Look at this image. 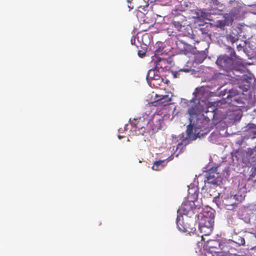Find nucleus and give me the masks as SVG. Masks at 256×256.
Listing matches in <instances>:
<instances>
[{"instance_id": "obj_36", "label": "nucleus", "mask_w": 256, "mask_h": 256, "mask_svg": "<svg viewBox=\"0 0 256 256\" xmlns=\"http://www.w3.org/2000/svg\"><path fill=\"white\" fill-rule=\"evenodd\" d=\"M227 222L230 226H232L236 224V220L232 216L228 217Z\"/></svg>"}, {"instance_id": "obj_45", "label": "nucleus", "mask_w": 256, "mask_h": 256, "mask_svg": "<svg viewBox=\"0 0 256 256\" xmlns=\"http://www.w3.org/2000/svg\"><path fill=\"white\" fill-rule=\"evenodd\" d=\"M128 126V124H126V125L125 126V127H124V130H126V127H127V126Z\"/></svg>"}, {"instance_id": "obj_44", "label": "nucleus", "mask_w": 256, "mask_h": 256, "mask_svg": "<svg viewBox=\"0 0 256 256\" xmlns=\"http://www.w3.org/2000/svg\"><path fill=\"white\" fill-rule=\"evenodd\" d=\"M181 16V18H181V20H184V17L183 16Z\"/></svg>"}, {"instance_id": "obj_40", "label": "nucleus", "mask_w": 256, "mask_h": 256, "mask_svg": "<svg viewBox=\"0 0 256 256\" xmlns=\"http://www.w3.org/2000/svg\"><path fill=\"white\" fill-rule=\"evenodd\" d=\"M237 49L238 50H240L242 49V46L240 44H239L237 46Z\"/></svg>"}, {"instance_id": "obj_41", "label": "nucleus", "mask_w": 256, "mask_h": 256, "mask_svg": "<svg viewBox=\"0 0 256 256\" xmlns=\"http://www.w3.org/2000/svg\"><path fill=\"white\" fill-rule=\"evenodd\" d=\"M230 256H242L241 255H240V254H238L236 253H234V252H233V254H232Z\"/></svg>"}, {"instance_id": "obj_3", "label": "nucleus", "mask_w": 256, "mask_h": 256, "mask_svg": "<svg viewBox=\"0 0 256 256\" xmlns=\"http://www.w3.org/2000/svg\"><path fill=\"white\" fill-rule=\"evenodd\" d=\"M131 126L136 134L144 136L145 134L150 132L149 126H151V122L144 117H140L138 118L134 119L131 122Z\"/></svg>"}, {"instance_id": "obj_46", "label": "nucleus", "mask_w": 256, "mask_h": 256, "mask_svg": "<svg viewBox=\"0 0 256 256\" xmlns=\"http://www.w3.org/2000/svg\"><path fill=\"white\" fill-rule=\"evenodd\" d=\"M255 104L256 105V100H255Z\"/></svg>"}, {"instance_id": "obj_5", "label": "nucleus", "mask_w": 256, "mask_h": 256, "mask_svg": "<svg viewBox=\"0 0 256 256\" xmlns=\"http://www.w3.org/2000/svg\"><path fill=\"white\" fill-rule=\"evenodd\" d=\"M196 206L193 200L186 201L182 203L181 207L177 211V218H182L184 215L187 217L190 218L194 215V210Z\"/></svg>"}, {"instance_id": "obj_4", "label": "nucleus", "mask_w": 256, "mask_h": 256, "mask_svg": "<svg viewBox=\"0 0 256 256\" xmlns=\"http://www.w3.org/2000/svg\"><path fill=\"white\" fill-rule=\"evenodd\" d=\"M224 115V122L230 124L240 120L242 116V112L240 108L230 106Z\"/></svg>"}, {"instance_id": "obj_31", "label": "nucleus", "mask_w": 256, "mask_h": 256, "mask_svg": "<svg viewBox=\"0 0 256 256\" xmlns=\"http://www.w3.org/2000/svg\"><path fill=\"white\" fill-rule=\"evenodd\" d=\"M183 21L174 20L173 24L174 28L178 31H182L184 26L182 24Z\"/></svg>"}, {"instance_id": "obj_39", "label": "nucleus", "mask_w": 256, "mask_h": 256, "mask_svg": "<svg viewBox=\"0 0 256 256\" xmlns=\"http://www.w3.org/2000/svg\"><path fill=\"white\" fill-rule=\"evenodd\" d=\"M253 177H254V176H253V174H252L251 175H250V177H249V178H248V181H250V180H252V183H254V182H256V180H253V178H253Z\"/></svg>"}, {"instance_id": "obj_25", "label": "nucleus", "mask_w": 256, "mask_h": 256, "mask_svg": "<svg viewBox=\"0 0 256 256\" xmlns=\"http://www.w3.org/2000/svg\"><path fill=\"white\" fill-rule=\"evenodd\" d=\"M230 241L232 242L234 246L236 245L237 246H244L245 244L244 238L238 235H235L232 237V240H230Z\"/></svg>"}, {"instance_id": "obj_12", "label": "nucleus", "mask_w": 256, "mask_h": 256, "mask_svg": "<svg viewBox=\"0 0 256 256\" xmlns=\"http://www.w3.org/2000/svg\"><path fill=\"white\" fill-rule=\"evenodd\" d=\"M242 81L239 86V88L242 89L244 92H247L250 88L252 84L254 82V78L252 76H248L242 74V76H237Z\"/></svg>"}, {"instance_id": "obj_19", "label": "nucleus", "mask_w": 256, "mask_h": 256, "mask_svg": "<svg viewBox=\"0 0 256 256\" xmlns=\"http://www.w3.org/2000/svg\"><path fill=\"white\" fill-rule=\"evenodd\" d=\"M230 102L227 99L222 98L214 102V106L216 108V110L224 109L229 108L230 106Z\"/></svg>"}, {"instance_id": "obj_28", "label": "nucleus", "mask_w": 256, "mask_h": 256, "mask_svg": "<svg viewBox=\"0 0 256 256\" xmlns=\"http://www.w3.org/2000/svg\"><path fill=\"white\" fill-rule=\"evenodd\" d=\"M188 194L189 196H191L192 197V198L195 199L198 197V188L197 186H195L193 184H190L188 186Z\"/></svg>"}, {"instance_id": "obj_10", "label": "nucleus", "mask_w": 256, "mask_h": 256, "mask_svg": "<svg viewBox=\"0 0 256 256\" xmlns=\"http://www.w3.org/2000/svg\"><path fill=\"white\" fill-rule=\"evenodd\" d=\"M176 224L178 230L182 232L196 233V228L194 226V222L185 223L184 218H180V217L176 218Z\"/></svg>"}, {"instance_id": "obj_2", "label": "nucleus", "mask_w": 256, "mask_h": 256, "mask_svg": "<svg viewBox=\"0 0 256 256\" xmlns=\"http://www.w3.org/2000/svg\"><path fill=\"white\" fill-rule=\"evenodd\" d=\"M230 56L226 54L220 56L216 61V64L220 70H222L226 74L232 78L240 76L242 74L244 66L241 60L236 55L232 50Z\"/></svg>"}, {"instance_id": "obj_42", "label": "nucleus", "mask_w": 256, "mask_h": 256, "mask_svg": "<svg viewBox=\"0 0 256 256\" xmlns=\"http://www.w3.org/2000/svg\"><path fill=\"white\" fill-rule=\"evenodd\" d=\"M123 138V136H120V135L118 136V138L119 139H121V138Z\"/></svg>"}, {"instance_id": "obj_23", "label": "nucleus", "mask_w": 256, "mask_h": 256, "mask_svg": "<svg viewBox=\"0 0 256 256\" xmlns=\"http://www.w3.org/2000/svg\"><path fill=\"white\" fill-rule=\"evenodd\" d=\"M224 20H218L216 22V26L217 28H223L226 26H229L232 24L231 20L226 16V14L224 16Z\"/></svg>"}, {"instance_id": "obj_15", "label": "nucleus", "mask_w": 256, "mask_h": 256, "mask_svg": "<svg viewBox=\"0 0 256 256\" xmlns=\"http://www.w3.org/2000/svg\"><path fill=\"white\" fill-rule=\"evenodd\" d=\"M178 49L180 52L184 54L190 53L193 51L194 48L192 46L188 44L182 40H178L176 42Z\"/></svg>"}, {"instance_id": "obj_11", "label": "nucleus", "mask_w": 256, "mask_h": 256, "mask_svg": "<svg viewBox=\"0 0 256 256\" xmlns=\"http://www.w3.org/2000/svg\"><path fill=\"white\" fill-rule=\"evenodd\" d=\"M230 104H232L230 106H234V108H240L245 105L250 104V102L246 97L244 96V94L242 93L237 98H234V99L230 102Z\"/></svg>"}, {"instance_id": "obj_1", "label": "nucleus", "mask_w": 256, "mask_h": 256, "mask_svg": "<svg viewBox=\"0 0 256 256\" xmlns=\"http://www.w3.org/2000/svg\"><path fill=\"white\" fill-rule=\"evenodd\" d=\"M204 88H196L193 93L194 97L188 102L187 114L190 124L187 126L186 136H182V140L178 144L176 151L180 148L176 154L178 156L182 151V146H186L197 138L204 136L210 130L209 118H204L202 114L207 104V93L204 92Z\"/></svg>"}, {"instance_id": "obj_7", "label": "nucleus", "mask_w": 256, "mask_h": 256, "mask_svg": "<svg viewBox=\"0 0 256 256\" xmlns=\"http://www.w3.org/2000/svg\"><path fill=\"white\" fill-rule=\"evenodd\" d=\"M207 90L216 96H224L228 90L226 86H220L218 84V80H214L206 86Z\"/></svg>"}, {"instance_id": "obj_30", "label": "nucleus", "mask_w": 256, "mask_h": 256, "mask_svg": "<svg viewBox=\"0 0 256 256\" xmlns=\"http://www.w3.org/2000/svg\"><path fill=\"white\" fill-rule=\"evenodd\" d=\"M164 161L165 160L155 162L152 167V170H162L164 166V165L162 164Z\"/></svg>"}, {"instance_id": "obj_27", "label": "nucleus", "mask_w": 256, "mask_h": 256, "mask_svg": "<svg viewBox=\"0 0 256 256\" xmlns=\"http://www.w3.org/2000/svg\"><path fill=\"white\" fill-rule=\"evenodd\" d=\"M214 226H208V225H204L200 226V224H198V230L200 233L203 234H204L206 236L209 235L212 232L213 230Z\"/></svg>"}, {"instance_id": "obj_17", "label": "nucleus", "mask_w": 256, "mask_h": 256, "mask_svg": "<svg viewBox=\"0 0 256 256\" xmlns=\"http://www.w3.org/2000/svg\"><path fill=\"white\" fill-rule=\"evenodd\" d=\"M212 10H210V14H218L222 12L224 8V6L220 2V0H212Z\"/></svg>"}, {"instance_id": "obj_34", "label": "nucleus", "mask_w": 256, "mask_h": 256, "mask_svg": "<svg viewBox=\"0 0 256 256\" xmlns=\"http://www.w3.org/2000/svg\"><path fill=\"white\" fill-rule=\"evenodd\" d=\"M152 81L154 82L153 83L154 86L156 84H160L163 81V79L160 77L159 72L156 74L154 78Z\"/></svg>"}, {"instance_id": "obj_29", "label": "nucleus", "mask_w": 256, "mask_h": 256, "mask_svg": "<svg viewBox=\"0 0 256 256\" xmlns=\"http://www.w3.org/2000/svg\"><path fill=\"white\" fill-rule=\"evenodd\" d=\"M228 6L232 8H242L243 4L240 0H230L228 2Z\"/></svg>"}, {"instance_id": "obj_14", "label": "nucleus", "mask_w": 256, "mask_h": 256, "mask_svg": "<svg viewBox=\"0 0 256 256\" xmlns=\"http://www.w3.org/2000/svg\"><path fill=\"white\" fill-rule=\"evenodd\" d=\"M222 242L218 240H211L207 242L206 248L210 252L220 254Z\"/></svg>"}, {"instance_id": "obj_6", "label": "nucleus", "mask_w": 256, "mask_h": 256, "mask_svg": "<svg viewBox=\"0 0 256 256\" xmlns=\"http://www.w3.org/2000/svg\"><path fill=\"white\" fill-rule=\"evenodd\" d=\"M216 168H211L205 174V184H210L213 187L220 186L222 183V178L218 173L216 172Z\"/></svg>"}, {"instance_id": "obj_38", "label": "nucleus", "mask_w": 256, "mask_h": 256, "mask_svg": "<svg viewBox=\"0 0 256 256\" xmlns=\"http://www.w3.org/2000/svg\"><path fill=\"white\" fill-rule=\"evenodd\" d=\"M146 54V53L144 52H142V51L139 50L138 52V55L140 57L142 58Z\"/></svg>"}, {"instance_id": "obj_24", "label": "nucleus", "mask_w": 256, "mask_h": 256, "mask_svg": "<svg viewBox=\"0 0 256 256\" xmlns=\"http://www.w3.org/2000/svg\"><path fill=\"white\" fill-rule=\"evenodd\" d=\"M256 138V128H252L248 130L242 136L243 140H254Z\"/></svg>"}, {"instance_id": "obj_26", "label": "nucleus", "mask_w": 256, "mask_h": 256, "mask_svg": "<svg viewBox=\"0 0 256 256\" xmlns=\"http://www.w3.org/2000/svg\"><path fill=\"white\" fill-rule=\"evenodd\" d=\"M156 73H158V70L155 68H152L148 71L146 76V80L150 86H151L152 81L154 78Z\"/></svg>"}, {"instance_id": "obj_35", "label": "nucleus", "mask_w": 256, "mask_h": 256, "mask_svg": "<svg viewBox=\"0 0 256 256\" xmlns=\"http://www.w3.org/2000/svg\"><path fill=\"white\" fill-rule=\"evenodd\" d=\"M226 38L228 41L232 43L236 42V40H238V37L236 34H229L228 35Z\"/></svg>"}, {"instance_id": "obj_22", "label": "nucleus", "mask_w": 256, "mask_h": 256, "mask_svg": "<svg viewBox=\"0 0 256 256\" xmlns=\"http://www.w3.org/2000/svg\"><path fill=\"white\" fill-rule=\"evenodd\" d=\"M154 119H156V122H150L151 126H149L150 132L152 131V132H156L160 130L162 128V124L163 122L162 119L160 118H154Z\"/></svg>"}, {"instance_id": "obj_20", "label": "nucleus", "mask_w": 256, "mask_h": 256, "mask_svg": "<svg viewBox=\"0 0 256 256\" xmlns=\"http://www.w3.org/2000/svg\"><path fill=\"white\" fill-rule=\"evenodd\" d=\"M156 96L158 98L157 100L159 104L166 106L170 104V102L172 100V95L170 94H165V95H161V96Z\"/></svg>"}, {"instance_id": "obj_47", "label": "nucleus", "mask_w": 256, "mask_h": 256, "mask_svg": "<svg viewBox=\"0 0 256 256\" xmlns=\"http://www.w3.org/2000/svg\"><path fill=\"white\" fill-rule=\"evenodd\" d=\"M122 130V128H120V129L119 130V131L120 132Z\"/></svg>"}, {"instance_id": "obj_32", "label": "nucleus", "mask_w": 256, "mask_h": 256, "mask_svg": "<svg viewBox=\"0 0 256 256\" xmlns=\"http://www.w3.org/2000/svg\"><path fill=\"white\" fill-rule=\"evenodd\" d=\"M220 134L218 132H212L208 138L209 140L213 143L217 142V139L219 137Z\"/></svg>"}, {"instance_id": "obj_8", "label": "nucleus", "mask_w": 256, "mask_h": 256, "mask_svg": "<svg viewBox=\"0 0 256 256\" xmlns=\"http://www.w3.org/2000/svg\"><path fill=\"white\" fill-rule=\"evenodd\" d=\"M236 195L231 196L230 198H224L220 201V198H214V201L217 206L220 208H226L228 210H232L236 206Z\"/></svg>"}, {"instance_id": "obj_13", "label": "nucleus", "mask_w": 256, "mask_h": 256, "mask_svg": "<svg viewBox=\"0 0 256 256\" xmlns=\"http://www.w3.org/2000/svg\"><path fill=\"white\" fill-rule=\"evenodd\" d=\"M232 242L228 240L227 242H222L220 254H222L220 256H227L233 254V252L235 250V248H233Z\"/></svg>"}, {"instance_id": "obj_16", "label": "nucleus", "mask_w": 256, "mask_h": 256, "mask_svg": "<svg viewBox=\"0 0 256 256\" xmlns=\"http://www.w3.org/2000/svg\"><path fill=\"white\" fill-rule=\"evenodd\" d=\"M243 12L242 8H232L229 13L226 14V16H228L232 22L234 20L240 19Z\"/></svg>"}, {"instance_id": "obj_9", "label": "nucleus", "mask_w": 256, "mask_h": 256, "mask_svg": "<svg viewBox=\"0 0 256 256\" xmlns=\"http://www.w3.org/2000/svg\"><path fill=\"white\" fill-rule=\"evenodd\" d=\"M198 219L200 226L204 224L208 225V226H214V210H204L202 214L198 215Z\"/></svg>"}, {"instance_id": "obj_18", "label": "nucleus", "mask_w": 256, "mask_h": 256, "mask_svg": "<svg viewBox=\"0 0 256 256\" xmlns=\"http://www.w3.org/2000/svg\"><path fill=\"white\" fill-rule=\"evenodd\" d=\"M151 64L154 66L155 68L158 70L160 68L163 69L164 68H165L166 62L164 58L154 57L152 58Z\"/></svg>"}, {"instance_id": "obj_43", "label": "nucleus", "mask_w": 256, "mask_h": 256, "mask_svg": "<svg viewBox=\"0 0 256 256\" xmlns=\"http://www.w3.org/2000/svg\"><path fill=\"white\" fill-rule=\"evenodd\" d=\"M134 41V42H135V39H134V40L132 39L131 42H132V44H133Z\"/></svg>"}, {"instance_id": "obj_21", "label": "nucleus", "mask_w": 256, "mask_h": 256, "mask_svg": "<svg viewBox=\"0 0 256 256\" xmlns=\"http://www.w3.org/2000/svg\"><path fill=\"white\" fill-rule=\"evenodd\" d=\"M242 94V93L241 92L238 91L237 90V88H228V90L226 93V94H228L226 96V99L230 102L234 99V98H237Z\"/></svg>"}, {"instance_id": "obj_37", "label": "nucleus", "mask_w": 256, "mask_h": 256, "mask_svg": "<svg viewBox=\"0 0 256 256\" xmlns=\"http://www.w3.org/2000/svg\"><path fill=\"white\" fill-rule=\"evenodd\" d=\"M200 30L202 31V34H204L206 36H209V34L208 33V30H204L203 28H200Z\"/></svg>"}, {"instance_id": "obj_33", "label": "nucleus", "mask_w": 256, "mask_h": 256, "mask_svg": "<svg viewBox=\"0 0 256 256\" xmlns=\"http://www.w3.org/2000/svg\"><path fill=\"white\" fill-rule=\"evenodd\" d=\"M190 71V70L188 68H183L180 69L178 71L176 72H172V76L174 78H178L181 74L182 72H189Z\"/></svg>"}]
</instances>
